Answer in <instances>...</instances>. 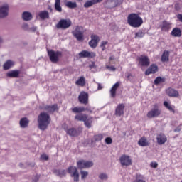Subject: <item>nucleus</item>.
Wrapping results in <instances>:
<instances>
[{
  "label": "nucleus",
  "instance_id": "nucleus-53",
  "mask_svg": "<svg viewBox=\"0 0 182 182\" xmlns=\"http://www.w3.org/2000/svg\"><path fill=\"white\" fill-rule=\"evenodd\" d=\"M97 90H102V86L100 84H98V85H97Z\"/></svg>",
  "mask_w": 182,
  "mask_h": 182
},
{
  "label": "nucleus",
  "instance_id": "nucleus-29",
  "mask_svg": "<svg viewBox=\"0 0 182 182\" xmlns=\"http://www.w3.org/2000/svg\"><path fill=\"white\" fill-rule=\"evenodd\" d=\"M84 124L87 129H90L92 127V117L87 116V118L84 119Z\"/></svg>",
  "mask_w": 182,
  "mask_h": 182
},
{
  "label": "nucleus",
  "instance_id": "nucleus-24",
  "mask_svg": "<svg viewBox=\"0 0 182 182\" xmlns=\"http://www.w3.org/2000/svg\"><path fill=\"white\" fill-rule=\"evenodd\" d=\"M19 124L21 128L26 129L28 127L29 120L27 117H23L20 119Z\"/></svg>",
  "mask_w": 182,
  "mask_h": 182
},
{
  "label": "nucleus",
  "instance_id": "nucleus-20",
  "mask_svg": "<svg viewBox=\"0 0 182 182\" xmlns=\"http://www.w3.org/2000/svg\"><path fill=\"white\" fill-rule=\"evenodd\" d=\"M171 35L175 38H181L182 36V31L180 28H174L171 32Z\"/></svg>",
  "mask_w": 182,
  "mask_h": 182
},
{
  "label": "nucleus",
  "instance_id": "nucleus-46",
  "mask_svg": "<svg viewBox=\"0 0 182 182\" xmlns=\"http://www.w3.org/2000/svg\"><path fill=\"white\" fill-rule=\"evenodd\" d=\"M99 177L102 180H107L108 179V176L107 175V173H100Z\"/></svg>",
  "mask_w": 182,
  "mask_h": 182
},
{
  "label": "nucleus",
  "instance_id": "nucleus-14",
  "mask_svg": "<svg viewBox=\"0 0 182 182\" xmlns=\"http://www.w3.org/2000/svg\"><path fill=\"white\" fill-rule=\"evenodd\" d=\"M124 108H125L124 104L122 103L118 105L115 109V116L117 117H120L123 116L124 114Z\"/></svg>",
  "mask_w": 182,
  "mask_h": 182
},
{
  "label": "nucleus",
  "instance_id": "nucleus-39",
  "mask_svg": "<svg viewBox=\"0 0 182 182\" xmlns=\"http://www.w3.org/2000/svg\"><path fill=\"white\" fill-rule=\"evenodd\" d=\"M65 6L67 8H69V9H75L77 7V3L76 2H72V1H67L65 3Z\"/></svg>",
  "mask_w": 182,
  "mask_h": 182
},
{
  "label": "nucleus",
  "instance_id": "nucleus-56",
  "mask_svg": "<svg viewBox=\"0 0 182 182\" xmlns=\"http://www.w3.org/2000/svg\"><path fill=\"white\" fill-rule=\"evenodd\" d=\"M132 77V74L131 73H128L127 75H126V77L127 79H129Z\"/></svg>",
  "mask_w": 182,
  "mask_h": 182
},
{
  "label": "nucleus",
  "instance_id": "nucleus-43",
  "mask_svg": "<svg viewBox=\"0 0 182 182\" xmlns=\"http://www.w3.org/2000/svg\"><path fill=\"white\" fill-rule=\"evenodd\" d=\"M108 44V41H102L101 43L100 47L102 48V52H104V50H106V46Z\"/></svg>",
  "mask_w": 182,
  "mask_h": 182
},
{
  "label": "nucleus",
  "instance_id": "nucleus-30",
  "mask_svg": "<svg viewBox=\"0 0 182 182\" xmlns=\"http://www.w3.org/2000/svg\"><path fill=\"white\" fill-rule=\"evenodd\" d=\"M102 0H92V1H87L85 4H84V7L85 8H90L91 7L92 5H95V4L102 2Z\"/></svg>",
  "mask_w": 182,
  "mask_h": 182
},
{
  "label": "nucleus",
  "instance_id": "nucleus-12",
  "mask_svg": "<svg viewBox=\"0 0 182 182\" xmlns=\"http://www.w3.org/2000/svg\"><path fill=\"white\" fill-rule=\"evenodd\" d=\"M79 57L80 58H93L96 57V53L84 50L79 53Z\"/></svg>",
  "mask_w": 182,
  "mask_h": 182
},
{
  "label": "nucleus",
  "instance_id": "nucleus-45",
  "mask_svg": "<svg viewBox=\"0 0 182 182\" xmlns=\"http://www.w3.org/2000/svg\"><path fill=\"white\" fill-rule=\"evenodd\" d=\"M105 68L107 70H111L112 72L116 71V68L114 65H106Z\"/></svg>",
  "mask_w": 182,
  "mask_h": 182
},
{
  "label": "nucleus",
  "instance_id": "nucleus-38",
  "mask_svg": "<svg viewBox=\"0 0 182 182\" xmlns=\"http://www.w3.org/2000/svg\"><path fill=\"white\" fill-rule=\"evenodd\" d=\"M134 182H146V181L143 175H140V173H136Z\"/></svg>",
  "mask_w": 182,
  "mask_h": 182
},
{
  "label": "nucleus",
  "instance_id": "nucleus-2",
  "mask_svg": "<svg viewBox=\"0 0 182 182\" xmlns=\"http://www.w3.org/2000/svg\"><path fill=\"white\" fill-rule=\"evenodd\" d=\"M50 117L48 113L41 112L38 117V129L40 130H46L50 123Z\"/></svg>",
  "mask_w": 182,
  "mask_h": 182
},
{
  "label": "nucleus",
  "instance_id": "nucleus-9",
  "mask_svg": "<svg viewBox=\"0 0 182 182\" xmlns=\"http://www.w3.org/2000/svg\"><path fill=\"white\" fill-rule=\"evenodd\" d=\"M119 163L122 167H128L132 165V160L129 155H122L119 157Z\"/></svg>",
  "mask_w": 182,
  "mask_h": 182
},
{
  "label": "nucleus",
  "instance_id": "nucleus-1",
  "mask_svg": "<svg viewBox=\"0 0 182 182\" xmlns=\"http://www.w3.org/2000/svg\"><path fill=\"white\" fill-rule=\"evenodd\" d=\"M143 23V18L138 14L132 13L127 16V23L132 28H140Z\"/></svg>",
  "mask_w": 182,
  "mask_h": 182
},
{
  "label": "nucleus",
  "instance_id": "nucleus-59",
  "mask_svg": "<svg viewBox=\"0 0 182 182\" xmlns=\"http://www.w3.org/2000/svg\"><path fill=\"white\" fill-rule=\"evenodd\" d=\"M181 182H182V181H181Z\"/></svg>",
  "mask_w": 182,
  "mask_h": 182
},
{
  "label": "nucleus",
  "instance_id": "nucleus-47",
  "mask_svg": "<svg viewBox=\"0 0 182 182\" xmlns=\"http://www.w3.org/2000/svg\"><path fill=\"white\" fill-rule=\"evenodd\" d=\"M105 143L107 144H111L112 143V139L111 137L108 136L105 139Z\"/></svg>",
  "mask_w": 182,
  "mask_h": 182
},
{
  "label": "nucleus",
  "instance_id": "nucleus-48",
  "mask_svg": "<svg viewBox=\"0 0 182 182\" xmlns=\"http://www.w3.org/2000/svg\"><path fill=\"white\" fill-rule=\"evenodd\" d=\"M150 166L154 168H156L159 166V164L156 162H152L150 164Z\"/></svg>",
  "mask_w": 182,
  "mask_h": 182
},
{
  "label": "nucleus",
  "instance_id": "nucleus-11",
  "mask_svg": "<svg viewBox=\"0 0 182 182\" xmlns=\"http://www.w3.org/2000/svg\"><path fill=\"white\" fill-rule=\"evenodd\" d=\"M78 100L81 104L87 105L89 103V95L87 92L82 91L78 96Z\"/></svg>",
  "mask_w": 182,
  "mask_h": 182
},
{
  "label": "nucleus",
  "instance_id": "nucleus-10",
  "mask_svg": "<svg viewBox=\"0 0 182 182\" xmlns=\"http://www.w3.org/2000/svg\"><path fill=\"white\" fill-rule=\"evenodd\" d=\"M92 166L93 163L92 161H88L83 159H81L77 162V166H78V168L80 170L91 168Z\"/></svg>",
  "mask_w": 182,
  "mask_h": 182
},
{
  "label": "nucleus",
  "instance_id": "nucleus-26",
  "mask_svg": "<svg viewBox=\"0 0 182 182\" xmlns=\"http://www.w3.org/2000/svg\"><path fill=\"white\" fill-rule=\"evenodd\" d=\"M66 134L70 136H77L80 132L75 128H70L66 130Z\"/></svg>",
  "mask_w": 182,
  "mask_h": 182
},
{
  "label": "nucleus",
  "instance_id": "nucleus-36",
  "mask_svg": "<svg viewBox=\"0 0 182 182\" xmlns=\"http://www.w3.org/2000/svg\"><path fill=\"white\" fill-rule=\"evenodd\" d=\"M164 105L168 110H170L172 113L175 114V106H172L171 104L168 103L166 101L164 102Z\"/></svg>",
  "mask_w": 182,
  "mask_h": 182
},
{
  "label": "nucleus",
  "instance_id": "nucleus-55",
  "mask_svg": "<svg viewBox=\"0 0 182 182\" xmlns=\"http://www.w3.org/2000/svg\"><path fill=\"white\" fill-rule=\"evenodd\" d=\"M114 59V55H112L109 57V62H111V60H113Z\"/></svg>",
  "mask_w": 182,
  "mask_h": 182
},
{
  "label": "nucleus",
  "instance_id": "nucleus-8",
  "mask_svg": "<svg viewBox=\"0 0 182 182\" xmlns=\"http://www.w3.org/2000/svg\"><path fill=\"white\" fill-rule=\"evenodd\" d=\"M138 65L141 67H149L151 64L150 59L147 55H140L137 58Z\"/></svg>",
  "mask_w": 182,
  "mask_h": 182
},
{
  "label": "nucleus",
  "instance_id": "nucleus-49",
  "mask_svg": "<svg viewBox=\"0 0 182 182\" xmlns=\"http://www.w3.org/2000/svg\"><path fill=\"white\" fill-rule=\"evenodd\" d=\"M39 179H40V175H36V176L33 178V182H38Z\"/></svg>",
  "mask_w": 182,
  "mask_h": 182
},
{
  "label": "nucleus",
  "instance_id": "nucleus-28",
  "mask_svg": "<svg viewBox=\"0 0 182 182\" xmlns=\"http://www.w3.org/2000/svg\"><path fill=\"white\" fill-rule=\"evenodd\" d=\"M22 18L23 21H29L33 19V15L28 11H24L22 14Z\"/></svg>",
  "mask_w": 182,
  "mask_h": 182
},
{
  "label": "nucleus",
  "instance_id": "nucleus-6",
  "mask_svg": "<svg viewBox=\"0 0 182 182\" xmlns=\"http://www.w3.org/2000/svg\"><path fill=\"white\" fill-rule=\"evenodd\" d=\"M72 25V21L70 19H60L58 23H57V25H55V27H57V29H61V30H66L68 29Z\"/></svg>",
  "mask_w": 182,
  "mask_h": 182
},
{
  "label": "nucleus",
  "instance_id": "nucleus-23",
  "mask_svg": "<svg viewBox=\"0 0 182 182\" xmlns=\"http://www.w3.org/2000/svg\"><path fill=\"white\" fill-rule=\"evenodd\" d=\"M72 112L73 113H75V114H80L81 112H85V111H89V109L87 107H79V106H77V107H73L71 109Z\"/></svg>",
  "mask_w": 182,
  "mask_h": 182
},
{
  "label": "nucleus",
  "instance_id": "nucleus-41",
  "mask_svg": "<svg viewBox=\"0 0 182 182\" xmlns=\"http://www.w3.org/2000/svg\"><path fill=\"white\" fill-rule=\"evenodd\" d=\"M144 36V33L142 31H139L135 33V38H142Z\"/></svg>",
  "mask_w": 182,
  "mask_h": 182
},
{
  "label": "nucleus",
  "instance_id": "nucleus-50",
  "mask_svg": "<svg viewBox=\"0 0 182 182\" xmlns=\"http://www.w3.org/2000/svg\"><path fill=\"white\" fill-rule=\"evenodd\" d=\"M41 159L46 160V161L48 160L49 159L48 155H46V154L41 155Z\"/></svg>",
  "mask_w": 182,
  "mask_h": 182
},
{
  "label": "nucleus",
  "instance_id": "nucleus-27",
  "mask_svg": "<svg viewBox=\"0 0 182 182\" xmlns=\"http://www.w3.org/2000/svg\"><path fill=\"white\" fill-rule=\"evenodd\" d=\"M170 52L168 50H165L161 57V61L163 63L168 62L170 60Z\"/></svg>",
  "mask_w": 182,
  "mask_h": 182
},
{
  "label": "nucleus",
  "instance_id": "nucleus-37",
  "mask_svg": "<svg viewBox=\"0 0 182 182\" xmlns=\"http://www.w3.org/2000/svg\"><path fill=\"white\" fill-rule=\"evenodd\" d=\"M55 10L57 12H62V7L60 6V0H55Z\"/></svg>",
  "mask_w": 182,
  "mask_h": 182
},
{
  "label": "nucleus",
  "instance_id": "nucleus-34",
  "mask_svg": "<svg viewBox=\"0 0 182 182\" xmlns=\"http://www.w3.org/2000/svg\"><path fill=\"white\" fill-rule=\"evenodd\" d=\"M75 85L85 87L86 85L85 77L83 76L80 77L78 80L75 82Z\"/></svg>",
  "mask_w": 182,
  "mask_h": 182
},
{
  "label": "nucleus",
  "instance_id": "nucleus-5",
  "mask_svg": "<svg viewBox=\"0 0 182 182\" xmlns=\"http://www.w3.org/2000/svg\"><path fill=\"white\" fill-rule=\"evenodd\" d=\"M72 33L77 41L82 42V41L85 40V36L83 35V28L82 26H76L75 30L72 31Z\"/></svg>",
  "mask_w": 182,
  "mask_h": 182
},
{
  "label": "nucleus",
  "instance_id": "nucleus-21",
  "mask_svg": "<svg viewBox=\"0 0 182 182\" xmlns=\"http://www.w3.org/2000/svg\"><path fill=\"white\" fill-rule=\"evenodd\" d=\"M120 85L119 82H117L111 88V90H109V93L111 94V97L112 98L116 97V92L118 90L119 87Z\"/></svg>",
  "mask_w": 182,
  "mask_h": 182
},
{
  "label": "nucleus",
  "instance_id": "nucleus-18",
  "mask_svg": "<svg viewBox=\"0 0 182 182\" xmlns=\"http://www.w3.org/2000/svg\"><path fill=\"white\" fill-rule=\"evenodd\" d=\"M156 140L159 145H163L166 142L167 137L165 134H160L157 135Z\"/></svg>",
  "mask_w": 182,
  "mask_h": 182
},
{
  "label": "nucleus",
  "instance_id": "nucleus-35",
  "mask_svg": "<svg viewBox=\"0 0 182 182\" xmlns=\"http://www.w3.org/2000/svg\"><path fill=\"white\" fill-rule=\"evenodd\" d=\"M38 16L41 20L49 18V13L47 11H41Z\"/></svg>",
  "mask_w": 182,
  "mask_h": 182
},
{
  "label": "nucleus",
  "instance_id": "nucleus-32",
  "mask_svg": "<svg viewBox=\"0 0 182 182\" xmlns=\"http://www.w3.org/2000/svg\"><path fill=\"white\" fill-rule=\"evenodd\" d=\"M20 73L19 70H12L7 73V76L11 78H18Z\"/></svg>",
  "mask_w": 182,
  "mask_h": 182
},
{
  "label": "nucleus",
  "instance_id": "nucleus-42",
  "mask_svg": "<svg viewBox=\"0 0 182 182\" xmlns=\"http://www.w3.org/2000/svg\"><path fill=\"white\" fill-rule=\"evenodd\" d=\"M102 139H103V135H102V134H97V135L94 136V140L95 141H100L102 140Z\"/></svg>",
  "mask_w": 182,
  "mask_h": 182
},
{
  "label": "nucleus",
  "instance_id": "nucleus-40",
  "mask_svg": "<svg viewBox=\"0 0 182 182\" xmlns=\"http://www.w3.org/2000/svg\"><path fill=\"white\" fill-rule=\"evenodd\" d=\"M166 82V79L165 77H157L155 80H154V84L156 85H158L159 84H160L161 82Z\"/></svg>",
  "mask_w": 182,
  "mask_h": 182
},
{
  "label": "nucleus",
  "instance_id": "nucleus-33",
  "mask_svg": "<svg viewBox=\"0 0 182 182\" xmlns=\"http://www.w3.org/2000/svg\"><path fill=\"white\" fill-rule=\"evenodd\" d=\"M88 115L86 114H78L75 116V119L77 121L84 122Z\"/></svg>",
  "mask_w": 182,
  "mask_h": 182
},
{
  "label": "nucleus",
  "instance_id": "nucleus-17",
  "mask_svg": "<svg viewBox=\"0 0 182 182\" xmlns=\"http://www.w3.org/2000/svg\"><path fill=\"white\" fill-rule=\"evenodd\" d=\"M166 92L167 95L171 97H178V96H180L178 92L176 90L171 87H168V89H166Z\"/></svg>",
  "mask_w": 182,
  "mask_h": 182
},
{
  "label": "nucleus",
  "instance_id": "nucleus-54",
  "mask_svg": "<svg viewBox=\"0 0 182 182\" xmlns=\"http://www.w3.org/2000/svg\"><path fill=\"white\" fill-rule=\"evenodd\" d=\"M22 28L23 29H27L28 28V26L27 24H24V25L22 26Z\"/></svg>",
  "mask_w": 182,
  "mask_h": 182
},
{
  "label": "nucleus",
  "instance_id": "nucleus-4",
  "mask_svg": "<svg viewBox=\"0 0 182 182\" xmlns=\"http://www.w3.org/2000/svg\"><path fill=\"white\" fill-rule=\"evenodd\" d=\"M63 53L61 51H55L52 49L48 50V55L49 56L50 62L53 63H58Z\"/></svg>",
  "mask_w": 182,
  "mask_h": 182
},
{
  "label": "nucleus",
  "instance_id": "nucleus-58",
  "mask_svg": "<svg viewBox=\"0 0 182 182\" xmlns=\"http://www.w3.org/2000/svg\"><path fill=\"white\" fill-rule=\"evenodd\" d=\"M77 1H82V0H77Z\"/></svg>",
  "mask_w": 182,
  "mask_h": 182
},
{
  "label": "nucleus",
  "instance_id": "nucleus-52",
  "mask_svg": "<svg viewBox=\"0 0 182 182\" xmlns=\"http://www.w3.org/2000/svg\"><path fill=\"white\" fill-rule=\"evenodd\" d=\"M58 173L60 176H63V175H65V171L63 170V171H58Z\"/></svg>",
  "mask_w": 182,
  "mask_h": 182
},
{
  "label": "nucleus",
  "instance_id": "nucleus-51",
  "mask_svg": "<svg viewBox=\"0 0 182 182\" xmlns=\"http://www.w3.org/2000/svg\"><path fill=\"white\" fill-rule=\"evenodd\" d=\"M177 18L178 19L179 21L182 23V14H178L177 15Z\"/></svg>",
  "mask_w": 182,
  "mask_h": 182
},
{
  "label": "nucleus",
  "instance_id": "nucleus-22",
  "mask_svg": "<svg viewBox=\"0 0 182 182\" xmlns=\"http://www.w3.org/2000/svg\"><path fill=\"white\" fill-rule=\"evenodd\" d=\"M43 109L48 111V112H54L55 110H58V107L57 105H45L43 106Z\"/></svg>",
  "mask_w": 182,
  "mask_h": 182
},
{
  "label": "nucleus",
  "instance_id": "nucleus-7",
  "mask_svg": "<svg viewBox=\"0 0 182 182\" xmlns=\"http://www.w3.org/2000/svg\"><path fill=\"white\" fill-rule=\"evenodd\" d=\"M67 173L70 174V176L72 178H73L74 179V182H78L80 180V175H79V172L77 171V167L75 166H70L68 169H67Z\"/></svg>",
  "mask_w": 182,
  "mask_h": 182
},
{
  "label": "nucleus",
  "instance_id": "nucleus-31",
  "mask_svg": "<svg viewBox=\"0 0 182 182\" xmlns=\"http://www.w3.org/2000/svg\"><path fill=\"white\" fill-rule=\"evenodd\" d=\"M14 65V62L11 60H8L4 63V65H3V69H4V70H8L11 69Z\"/></svg>",
  "mask_w": 182,
  "mask_h": 182
},
{
  "label": "nucleus",
  "instance_id": "nucleus-25",
  "mask_svg": "<svg viewBox=\"0 0 182 182\" xmlns=\"http://www.w3.org/2000/svg\"><path fill=\"white\" fill-rule=\"evenodd\" d=\"M138 144L140 146L146 147L149 146V141L146 139L145 136H142L139 139L138 141Z\"/></svg>",
  "mask_w": 182,
  "mask_h": 182
},
{
  "label": "nucleus",
  "instance_id": "nucleus-3",
  "mask_svg": "<svg viewBox=\"0 0 182 182\" xmlns=\"http://www.w3.org/2000/svg\"><path fill=\"white\" fill-rule=\"evenodd\" d=\"M161 114V109L159 104L152 105V109L149 110L146 114L148 119H154L160 117Z\"/></svg>",
  "mask_w": 182,
  "mask_h": 182
},
{
  "label": "nucleus",
  "instance_id": "nucleus-15",
  "mask_svg": "<svg viewBox=\"0 0 182 182\" xmlns=\"http://www.w3.org/2000/svg\"><path fill=\"white\" fill-rule=\"evenodd\" d=\"M156 72H159V66H157L156 64H152L147 68L145 72V75L147 76L150 74H154Z\"/></svg>",
  "mask_w": 182,
  "mask_h": 182
},
{
  "label": "nucleus",
  "instance_id": "nucleus-19",
  "mask_svg": "<svg viewBox=\"0 0 182 182\" xmlns=\"http://www.w3.org/2000/svg\"><path fill=\"white\" fill-rule=\"evenodd\" d=\"M9 11V6L8 5L2 6L0 7V18H4L7 16Z\"/></svg>",
  "mask_w": 182,
  "mask_h": 182
},
{
  "label": "nucleus",
  "instance_id": "nucleus-13",
  "mask_svg": "<svg viewBox=\"0 0 182 182\" xmlns=\"http://www.w3.org/2000/svg\"><path fill=\"white\" fill-rule=\"evenodd\" d=\"M99 42H100L99 36L97 35H92L91 41L88 43V44L92 48L95 49L97 47Z\"/></svg>",
  "mask_w": 182,
  "mask_h": 182
},
{
  "label": "nucleus",
  "instance_id": "nucleus-16",
  "mask_svg": "<svg viewBox=\"0 0 182 182\" xmlns=\"http://www.w3.org/2000/svg\"><path fill=\"white\" fill-rule=\"evenodd\" d=\"M160 28L162 32H168L171 28V23L166 21H164L160 25Z\"/></svg>",
  "mask_w": 182,
  "mask_h": 182
},
{
  "label": "nucleus",
  "instance_id": "nucleus-57",
  "mask_svg": "<svg viewBox=\"0 0 182 182\" xmlns=\"http://www.w3.org/2000/svg\"><path fill=\"white\" fill-rule=\"evenodd\" d=\"M2 43V39L0 38V44Z\"/></svg>",
  "mask_w": 182,
  "mask_h": 182
},
{
  "label": "nucleus",
  "instance_id": "nucleus-44",
  "mask_svg": "<svg viewBox=\"0 0 182 182\" xmlns=\"http://www.w3.org/2000/svg\"><path fill=\"white\" fill-rule=\"evenodd\" d=\"M80 173L82 179H85L88 176V172L85 171H81Z\"/></svg>",
  "mask_w": 182,
  "mask_h": 182
}]
</instances>
